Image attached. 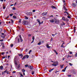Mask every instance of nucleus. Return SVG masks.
<instances>
[{
	"label": "nucleus",
	"instance_id": "obj_1",
	"mask_svg": "<svg viewBox=\"0 0 77 77\" xmlns=\"http://www.w3.org/2000/svg\"><path fill=\"white\" fill-rule=\"evenodd\" d=\"M58 65V62L56 61L54 62V63L52 64V66H57V65Z\"/></svg>",
	"mask_w": 77,
	"mask_h": 77
},
{
	"label": "nucleus",
	"instance_id": "obj_2",
	"mask_svg": "<svg viewBox=\"0 0 77 77\" xmlns=\"http://www.w3.org/2000/svg\"><path fill=\"white\" fill-rule=\"evenodd\" d=\"M55 23H56V24H59V20L55 19Z\"/></svg>",
	"mask_w": 77,
	"mask_h": 77
},
{
	"label": "nucleus",
	"instance_id": "obj_3",
	"mask_svg": "<svg viewBox=\"0 0 77 77\" xmlns=\"http://www.w3.org/2000/svg\"><path fill=\"white\" fill-rule=\"evenodd\" d=\"M72 6L73 7H75L76 6V3H73L72 5Z\"/></svg>",
	"mask_w": 77,
	"mask_h": 77
},
{
	"label": "nucleus",
	"instance_id": "obj_4",
	"mask_svg": "<svg viewBox=\"0 0 77 77\" xmlns=\"http://www.w3.org/2000/svg\"><path fill=\"white\" fill-rule=\"evenodd\" d=\"M47 14V12H44L42 14V15L43 16H44L45 15H46Z\"/></svg>",
	"mask_w": 77,
	"mask_h": 77
},
{
	"label": "nucleus",
	"instance_id": "obj_5",
	"mask_svg": "<svg viewBox=\"0 0 77 77\" xmlns=\"http://www.w3.org/2000/svg\"><path fill=\"white\" fill-rule=\"evenodd\" d=\"M19 38L20 39V42H23V40H22V37H21V35H20L19 36Z\"/></svg>",
	"mask_w": 77,
	"mask_h": 77
},
{
	"label": "nucleus",
	"instance_id": "obj_6",
	"mask_svg": "<svg viewBox=\"0 0 77 77\" xmlns=\"http://www.w3.org/2000/svg\"><path fill=\"white\" fill-rule=\"evenodd\" d=\"M29 68H30V69H33V66H28Z\"/></svg>",
	"mask_w": 77,
	"mask_h": 77
},
{
	"label": "nucleus",
	"instance_id": "obj_7",
	"mask_svg": "<svg viewBox=\"0 0 77 77\" xmlns=\"http://www.w3.org/2000/svg\"><path fill=\"white\" fill-rule=\"evenodd\" d=\"M26 14L27 15H30L32 14V13L30 12H28L26 13Z\"/></svg>",
	"mask_w": 77,
	"mask_h": 77
},
{
	"label": "nucleus",
	"instance_id": "obj_8",
	"mask_svg": "<svg viewBox=\"0 0 77 77\" xmlns=\"http://www.w3.org/2000/svg\"><path fill=\"white\" fill-rule=\"evenodd\" d=\"M32 41L31 43H33V42H34V39H35V37H34V36H32Z\"/></svg>",
	"mask_w": 77,
	"mask_h": 77
},
{
	"label": "nucleus",
	"instance_id": "obj_9",
	"mask_svg": "<svg viewBox=\"0 0 77 77\" xmlns=\"http://www.w3.org/2000/svg\"><path fill=\"white\" fill-rule=\"evenodd\" d=\"M40 42L39 43V45H40L41 44H42L44 42V41H41L40 42Z\"/></svg>",
	"mask_w": 77,
	"mask_h": 77
},
{
	"label": "nucleus",
	"instance_id": "obj_10",
	"mask_svg": "<svg viewBox=\"0 0 77 77\" xmlns=\"http://www.w3.org/2000/svg\"><path fill=\"white\" fill-rule=\"evenodd\" d=\"M50 22L51 23H54V20L53 19H51L50 20Z\"/></svg>",
	"mask_w": 77,
	"mask_h": 77
},
{
	"label": "nucleus",
	"instance_id": "obj_11",
	"mask_svg": "<svg viewBox=\"0 0 77 77\" xmlns=\"http://www.w3.org/2000/svg\"><path fill=\"white\" fill-rule=\"evenodd\" d=\"M46 47H47V48H49L51 47L49 46V45H48V44L46 45Z\"/></svg>",
	"mask_w": 77,
	"mask_h": 77
},
{
	"label": "nucleus",
	"instance_id": "obj_12",
	"mask_svg": "<svg viewBox=\"0 0 77 77\" xmlns=\"http://www.w3.org/2000/svg\"><path fill=\"white\" fill-rule=\"evenodd\" d=\"M14 64H15V65H17V62L16 60H14Z\"/></svg>",
	"mask_w": 77,
	"mask_h": 77
},
{
	"label": "nucleus",
	"instance_id": "obj_13",
	"mask_svg": "<svg viewBox=\"0 0 77 77\" xmlns=\"http://www.w3.org/2000/svg\"><path fill=\"white\" fill-rule=\"evenodd\" d=\"M65 44V42H63L62 44V45H61V47H63V48H64V46H63V44Z\"/></svg>",
	"mask_w": 77,
	"mask_h": 77
},
{
	"label": "nucleus",
	"instance_id": "obj_14",
	"mask_svg": "<svg viewBox=\"0 0 77 77\" xmlns=\"http://www.w3.org/2000/svg\"><path fill=\"white\" fill-rule=\"evenodd\" d=\"M26 58V56H24L23 58L22 59V60H24V59H25Z\"/></svg>",
	"mask_w": 77,
	"mask_h": 77
},
{
	"label": "nucleus",
	"instance_id": "obj_15",
	"mask_svg": "<svg viewBox=\"0 0 77 77\" xmlns=\"http://www.w3.org/2000/svg\"><path fill=\"white\" fill-rule=\"evenodd\" d=\"M23 24H24V25H25L26 24V21H24L23 22Z\"/></svg>",
	"mask_w": 77,
	"mask_h": 77
},
{
	"label": "nucleus",
	"instance_id": "obj_16",
	"mask_svg": "<svg viewBox=\"0 0 77 77\" xmlns=\"http://www.w3.org/2000/svg\"><path fill=\"white\" fill-rule=\"evenodd\" d=\"M19 56H20V57H21L22 58V57H23V54H19Z\"/></svg>",
	"mask_w": 77,
	"mask_h": 77
},
{
	"label": "nucleus",
	"instance_id": "obj_17",
	"mask_svg": "<svg viewBox=\"0 0 77 77\" xmlns=\"http://www.w3.org/2000/svg\"><path fill=\"white\" fill-rule=\"evenodd\" d=\"M0 69H3V66H0Z\"/></svg>",
	"mask_w": 77,
	"mask_h": 77
},
{
	"label": "nucleus",
	"instance_id": "obj_18",
	"mask_svg": "<svg viewBox=\"0 0 77 77\" xmlns=\"http://www.w3.org/2000/svg\"><path fill=\"white\" fill-rule=\"evenodd\" d=\"M44 22L42 21V22H40L39 21V24H42Z\"/></svg>",
	"mask_w": 77,
	"mask_h": 77
},
{
	"label": "nucleus",
	"instance_id": "obj_19",
	"mask_svg": "<svg viewBox=\"0 0 77 77\" xmlns=\"http://www.w3.org/2000/svg\"><path fill=\"white\" fill-rule=\"evenodd\" d=\"M18 22L19 23H21V19H20L18 21Z\"/></svg>",
	"mask_w": 77,
	"mask_h": 77
},
{
	"label": "nucleus",
	"instance_id": "obj_20",
	"mask_svg": "<svg viewBox=\"0 0 77 77\" xmlns=\"http://www.w3.org/2000/svg\"><path fill=\"white\" fill-rule=\"evenodd\" d=\"M62 19H63V20L64 21H66V20L65 19V18L63 17H62Z\"/></svg>",
	"mask_w": 77,
	"mask_h": 77
},
{
	"label": "nucleus",
	"instance_id": "obj_21",
	"mask_svg": "<svg viewBox=\"0 0 77 77\" xmlns=\"http://www.w3.org/2000/svg\"><path fill=\"white\" fill-rule=\"evenodd\" d=\"M13 18H14V19H16V18H17V17H16L15 16H13Z\"/></svg>",
	"mask_w": 77,
	"mask_h": 77
},
{
	"label": "nucleus",
	"instance_id": "obj_22",
	"mask_svg": "<svg viewBox=\"0 0 77 77\" xmlns=\"http://www.w3.org/2000/svg\"><path fill=\"white\" fill-rule=\"evenodd\" d=\"M75 28H76L75 27H74V33H75Z\"/></svg>",
	"mask_w": 77,
	"mask_h": 77
},
{
	"label": "nucleus",
	"instance_id": "obj_23",
	"mask_svg": "<svg viewBox=\"0 0 77 77\" xmlns=\"http://www.w3.org/2000/svg\"><path fill=\"white\" fill-rule=\"evenodd\" d=\"M52 8L53 9H55V8H56V7L54 6H52Z\"/></svg>",
	"mask_w": 77,
	"mask_h": 77
},
{
	"label": "nucleus",
	"instance_id": "obj_24",
	"mask_svg": "<svg viewBox=\"0 0 77 77\" xmlns=\"http://www.w3.org/2000/svg\"><path fill=\"white\" fill-rule=\"evenodd\" d=\"M34 73H35V72L34 71H32V75H33V74H34Z\"/></svg>",
	"mask_w": 77,
	"mask_h": 77
},
{
	"label": "nucleus",
	"instance_id": "obj_25",
	"mask_svg": "<svg viewBox=\"0 0 77 77\" xmlns=\"http://www.w3.org/2000/svg\"><path fill=\"white\" fill-rule=\"evenodd\" d=\"M61 68H63V65H60Z\"/></svg>",
	"mask_w": 77,
	"mask_h": 77
},
{
	"label": "nucleus",
	"instance_id": "obj_26",
	"mask_svg": "<svg viewBox=\"0 0 77 77\" xmlns=\"http://www.w3.org/2000/svg\"><path fill=\"white\" fill-rule=\"evenodd\" d=\"M25 19H26V20H28V19L29 18H28V17H27V16H25Z\"/></svg>",
	"mask_w": 77,
	"mask_h": 77
},
{
	"label": "nucleus",
	"instance_id": "obj_27",
	"mask_svg": "<svg viewBox=\"0 0 77 77\" xmlns=\"http://www.w3.org/2000/svg\"><path fill=\"white\" fill-rule=\"evenodd\" d=\"M2 29L1 28H0V33H2Z\"/></svg>",
	"mask_w": 77,
	"mask_h": 77
},
{
	"label": "nucleus",
	"instance_id": "obj_28",
	"mask_svg": "<svg viewBox=\"0 0 77 77\" xmlns=\"http://www.w3.org/2000/svg\"><path fill=\"white\" fill-rule=\"evenodd\" d=\"M26 71V70H25L24 69H22V72H25Z\"/></svg>",
	"mask_w": 77,
	"mask_h": 77
},
{
	"label": "nucleus",
	"instance_id": "obj_29",
	"mask_svg": "<svg viewBox=\"0 0 77 77\" xmlns=\"http://www.w3.org/2000/svg\"><path fill=\"white\" fill-rule=\"evenodd\" d=\"M69 65H70V66H72V64L71 63H69Z\"/></svg>",
	"mask_w": 77,
	"mask_h": 77
},
{
	"label": "nucleus",
	"instance_id": "obj_30",
	"mask_svg": "<svg viewBox=\"0 0 77 77\" xmlns=\"http://www.w3.org/2000/svg\"><path fill=\"white\" fill-rule=\"evenodd\" d=\"M9 15L11 17H12V15H13V14H9Z\"/></svg>",
	"mask_w": 77,
	"mask_h": 77
},
{
	"label": "nucleus",
	"instance_id": "obj_31",
	"mask_svg": "<svg viewBox=\"0 0 77 77\" xmlns=\"http://www.w3.org/2000/svg\"><path fill=\"white\" fill-rule=\"evenodd\" d=\"M31 52H32V50H30L29 51V54H30V53H31Z\"/></svg>",
	"mask_w": 77,
	"mask_h": 77
},
{
	"label": "nucleus",
	"instance_id": "obj_32",
	"mask_svg": "<svg viewBox=\"0 0 77 77\" xmlns=\"http://www.w3.org/2000/svg\"><path fill=\"white\" fill-rule=\"evenodd\" d=\"M11 23H14V21H13V20H11Z\"/></svg>",
	"mask_w": 77,
	"mask_h": 77
},
{
	"label": "nucleus",
	"instance_id": "obj_33",
	"mask_svg": "<svg viewBox=\"0 0 77 77\" xmlns=\"http://www.w3.org/2000/svg\"><path fill=\"white\" fill-rule=\"evenodd\" d=\"M26 56L27 59H28V58L29 57V55H26Z\"/></svg>",
	"mask_w": 77,
	"mask_h": 77
},
{
	"label": "nucleus",
	"instance_id": "obj_34",
	"mask_svg": "<svg viewBox=\"0 0 77 77\" xmlns=\"http://www.w3.org/2000/svg\"><path fill=\"white\" fill-rule=\"evenodd\" d=\"M28 67V64H26L25 65V67Z\"/></svg>",
	"mask_w": 77,
	"mask_h": 77
},
{
	"label": "nucleus",
	"instance_id": "obj_35",
	"mask_svg": "<svg viewBox=\"0 0 77 77\" xmlns=\"http://www.w3.org/2000/svg\"><path fill=\"white\" fill-rule=\"evenodd\" d=\"M21 30L22 31V32H24V29H22Z\"/></svg>",
	"mask_w": 77,
	"mask_h": 77
},
{
	"label": "nucleus",
	"instance_id": "obj_36",
	"mask_svg": "<svg viewBox=\"0 0 77 77\" xmlns=\"http://www.w3.org/2000/svg\"><path fill=\"white\" fill-rule=\"evenodd\" d=\"M13 46H14V45L12 44H11V47H12Z\"/></svg>",
	"mask_w": 77,
	"mask_h": 77
},
{
	"label": "nucleus",
	"instance_id": "obj_37",
	"mask_svg": "<svg viewBox=\"0 0 77 77\" xmlns=\"http://www.w3.org/2000/svg\"><path fill=\"white\" fill-rule=\"evenodd\" d=\"M20 65L19 64L18 66V68H20Z\"/></svg>",
	"mask_w": 77,
	"mask_h": 77
},
{
	"label": "nucleus",
	"instance_id": "obj_38",
	"mask_svg": "<svg viewBox=\"0 0 77 77\" xmlns=\"http://www.w3.org/2000/svg\"><path fill=\"white\" fill-rule=\"evenodd\" d=\"M67 18H69V19H70V18H71V17H70V16H68L67 17Z\"/></svg>",
	"mask_w": 77,
	"mask_h": 77
},
{
	"label": "nucleus",
	"instance_id": "obj_39",
	"mask_svg": "<svg viewBox=\"0 0 77 77\" xmlns=\"http://www.w3.org/2000/svg\"><path fill=\"white\" fill-rule=\"evenodd\" d=\"M35 11H36L35 10H32L33 12H35Z\"/></svg>",
	"mask_w": 77,
	"mask_h": 77
},
{
	"label": "nucleus",
	"instance_id": "obj_40",
	"mask_svg": "<svg viewBox=\"0 0 77 77\" xmlns=\"http://www.w3.org/2000/svg\"><path fill=\"white\" fill-rule=\"evenodd\" d=\"M65 70L64 69H63L62 70V71L63 72H65Z\"/></svg>",
	"mask_w": 77,
	"mask_h": 77
},
{
	"label": "nucleus",
	"instance_id": "obj_41",
	"mask_svg": "<svg viewBox=\"0 0 77 77\" xmlns=\"http://www.w3.org/2000/svg\"><path fill=\"white\" fill-rule=\"evenodd\" d=\"M67 76H68V77H71V75H67Z\"/></svg>",
	"mask_w": 77,
	"mask_h": 77
},
{
	"label": "nucleus",
	"instance_id": "obj_42",
	"mask_svg": "<svg viewBox=\"0 0 77 77\" xmlns=\"http://www.w3.org/2000/svg\"><path fill=\"white\" fill-rule=\"evenodd\" d=\"M9 16H7V17H6V19H8V18H9Z\"/></svg>",
	"mask_w": 77,
	"mask_h": 77
},
{
	"label": "nucleus",
	"instance_id": "obj_43",
	"mask_svg": "<svg viewBox=\"0 0 77 77\" xmlns=\"http://www.w3.org/2000/svg\"><path fill=\"white\" fill-rule=\"evenodd\" d=\"M15 9H16V8H15V7H13V10H15Z\"/></svg>",
	"mask_w": 77,
	"mask_h": 77
},
{
	"label": "nucleus",
	"instance_id": "obj_44",
	"mask_svg": "<svg viewBox=\"0 0 77 77\" xmlns=\"http://www.w3.org/2000/svg\"><path fill=\"white\" fill-rule=\"evenodd\" d=\"M7 70H7V69L5 71H4V72H6Z\"/></svg>",
	"mask_w": 77,
	"mask_h": 77
},
{
	"label": "nucleus",
	"instance_id": "obj_45",
	"mask_svg": "<svg viewBox=\"0 0 77 77\" xmlns=\"http://www.w3.org/2000/svg\"><path fill=\"white\" fill-rule=\"evenodd\" d=\"M18 42H20V38H18L17 40Z\"/></svg>",
	"mask_w": 77,
	"mask_h": 77
},
{
	"label": "nucleus",
	"instance_id": "obj_46",
	"mask_svg": "<svg viewBox=\"0 0 77 77\" xmlns=\"http://www.w3.org/2000/svg\"><path fill=\"white\" fill-rule=\"evenodd\" d=\"M1 45H2L3 46V45H4V44L3 43H1Z\"/></svg>",
	"mask_w": 77,
	"mask_h": 77
},
{
	"label": "nucleus",
	"instance_id": "obj_47",
	"mask_svg": "<svg viewBox=\"0 0 77 77\" xmlns=\"http://www.w3.org/2000/svg\"><path fill=\"white\" fill-rule=\"evenodd\" d=\"M67 66L65 68H64V70L66 71V69L67 68Z\"/></svg>",
	"mask_w": 77,
	"mask_h": 77
},
{
	"label": "nucleus",
	"instance_id": "obj_48",
	"mask_svg": "<svg viewBox=\"0 0 77 77\" xmlns=\"http://www.w3.org/2000/svg\"><path fill=\"white\" fill-rule=\"evenodd\" d=\"M2 48H5V45H3L2 47Z\"/></svg>",
	"mask_w": 77,
	"mask_h": 77
},
{
	"label": "nucleus",
	"instance_id": "obj_49",
	"mask_svg": "<svg viewBox=\"0 0 77 77\" xmlns=\"http://www.w3.org/2000/svg\"><path fill=\"white\" fill-rule=\"evenodd\" d=\"M72 52L71 51H70V54H72Z\"/></svg>",
	"mask_w": 77,
	"mask_h": 77
},
{
	"label": "nucleus",
	"instance_id": "obj_50",
	"mask_svg": "<svg viewBox=\"0 0 77 77\" xmlns=\"http://www.w3.org/2000/svg\"><path fill=\"white\" fill-rule=\"evenodd\" d=\"M2 55H3V54H5V52H2Z\"/></svg>",
	"mask_w": 77,
	"mask_h": 77
},
{
	"label": "nucleus",
	"instance_id": "obj_51",
	"mask_svg": "<svg viewBox=\"0 0 77 77\" xmlns=\"http://www.w3.org/2000/svg\"><path fill=\"white\" fill-rule=\"evenodd\" d=\"M5 57H2V59H5Z\"/></svg>",
	"mask_w": 77,
	"mask_h": 77
},
{
	"label": "nucleus",
	"instance_id": "obj_52",
	"mask_svg": "<svg viewBox=\"0 0 77 77\" xmlns=\"http://www.w3.org/2000/svg\"><path fill=\"white\" fill-rule=\"evenodd\" d=\"M72 56H71L70 55H68V57H72Z\"/></svg>",
	"mask_w": 77,
	"mask_h": 77
},
{
	"label": "nucleus",
	"instance_id": "obj_53",
	"mask_svg": "<svg viewBox=\"0 0 77 77\" xmlns=\"http://www.w3.org/2000/svg\"><path fill=\"white\" fill-rule=\"evenodd\" d=\"M6 72L8 74H9V72L8 71H7Z\"/></svg>",
	"mask_w": 77,
	"mask_h": 77
},
{
	"label": "nucleus",
	"instance_id": "obj_54",
	"mask_svg": "<svg viewBox=\"0 0 77 77\" xmlns=\"http://www.w3.org/2000/svg\"><path fill=\"white\" fill-rule=\"evenodd\" d=\"M3 41V39H2V40H0V41L1 42H2Z\"/></svg>",
	"mask_w": 77,
	"mask_h": 77
},
{
	"label": "nucleus",
	"instance_id": "obj_55",
	"mask_svg": "<svg viewBox=\"0 0 77 77\" xmlns=\"http://www.w3.org/2000/svg\"><path fill=\"white\" fill-rule=\"evenodd\" d=\"M52 36H54V35H55L54 34H52Z\"/></svg>",
	"mask_w": 77,
	"mask_h": 77
},
{
	"label": "nucleus",
	"instance_id": "obj_56",
	"mask_svg": "<svg viewBox=\"0 0 77 77\" xmlns=\"http://www.w3.org/2000/svg\"><path fill=\"white\" fill-rule=\"evenodd\" d=\"M20 75L22 77H23V75L22 74H20Z\"/></svg>",
	"mask_w": 77,
	"mask_h": 77
},
{
	"label": "nucleus",
	"instance_id": "obj_57",
	"mask_svg": "<svg viewBox=\"0 0 77 77\" xmlns=\"http://www.w3.org/2000/svg\"><path fill=\"white\" fill-rule=\"evenodd\" d=\"M15 72H16V71H14L12 73H15Z\"/></svg>",
	"mask_w": 77,
	"mask_h": 77
},
{
	"label": "nucleus",
	"instance_id": "obj_58",
	"mask_svg": "<svg viewBox=\"0 0 77 77\" xmlns=\"http://www.w3.org/2000/svg\"><path fill=\"white\" fill-rule=\"evenodd\" d=\"M63 3H65L66 2L65 0H63Z\"/></svg>",
	"mask_w": 77,
	"mask_h": 77
},
{
	"label": "nucleus",
	"instance_id": "obj_59",
	"mask_svg": "<svg viewBox=\"0 0 77 77\" xmlns=\"http://www.w3.org/2000/svg\"><path fill=\"white\" fill-rule=\"evenodd\" d=\"M75 56H76V57H77V53H76L75 54Z\"/></svg>",
	"mask_w": 77,
	"mask_h": 77
},
{
	"label": "nucleus",
	"instance_id": "obj_60",
	"mask_svg": "<svg viewBox=\"0 0 77 77\" xmlns=\"http://www.w3.org/2000/svg\"><path fill=\"white\" fill-rule=\"evenodd\" d=\"M63 25H65V23L63 22Z\"/></svg>",
	"mask_w": 77,
	"mask_h": 77
},
{
	"label": "nucleus",
	"instance_id": "obj_61",
	"mask_svg": "<svg viewBox=\"0 0 77 77\" xmlns=\"http://www.w3.org/2000/svg\"><path fill=\"white\" fill-rule=\"evenodd\" d=\"M4 72H2V75H4Z\"/></svg>",
	"mask_w": 77,
	"mask_h": 77
},
{
	"label": "nucleus",
	"instance_id": "obj_62",
	"mask_svg": "<svg viewBox=\"0 0 77 77\" xmlns=\"http://www.w3.org/2000/svg\"><path fill=\"white\" fill-rule=\"evenodd\" d=\"M54 52H55H55H56V50H54Z\"/></svg>",
	"mask_w": 77,
	"mask_h": 77
},
{
	"label": "nucleus",
	"instance_id": "obj_63",
	"mask_svg": "<svg viewBox=\"0 0 77 77\" xmlns=\"http://www.w3.org/2000/svg\"><path fill=\"white\" fill-rule=\"evenodd\" d=\"M37 21H38V22H39V19H37Z\"/></svg>",
	"mask_w": 77,
	"mask_h": 77
},
{
	"label": "nucleus",
	"instance_id": "obj_64",
	"mask_svg": "<svg viewBox=\"0 0 77 77\" xmlns=\"http://www.w3.org/2000/svg\"><path fill=\"white\" fill-rule=\"evenodd\" d=\"M34 18H36V16L35 15V16H34Z\"/></svg>",
	"mask_w": 77,
	"mask_h": 77
}]
</instances>
